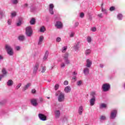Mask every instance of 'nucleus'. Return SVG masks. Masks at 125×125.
<instances>
[{
	"mask_svg": "<svg viewBox=\"0 0 125 125\" xmlns=\"http://www.w3.org/2000/svg\"><path fill=\"white\" fill-rule=\"evenodd\" d=\"M118 115V109H113L110 112L109 118L110 120H115Z\"/></svg>",
	"mask_w": 125,
	"mask_h": 125,
	"instance_id": "obj_2",
	"label": "nucleus"
},
{
	"mask_svg": "<svg viewBox=\"0 0 125 125\" xmlns=\"http://www.w3.org/2000/svg\"><path fill=\"white\" fill-rule=\"evenodd\" d=\"M60 110H56L55 111V118H56V119H59V118H60Z\"/></svg>",
	"mask_w": 125,
	"mask_h": 125,
	"instance_id": "obj_16",
	"label": "nucleus"
},
{
	"mask_svg": "<svg viewBox=\"0 0 125 125\" xmlns=\"http://www.w3.org/2000/svg\"><path fill=\"white\" fill-rule=\"evenodd\" d=\"M96 101L95 99L92 98L89 101L90 106H94Z\"/></svg>",
	"mask_w": 125,
	"mask_h": 125,
	"instance_id": "obj_20",
	"label": "nucleus"
},
{
	"mask_svg": "<svg viewBox=\"0 0 125 125\" xmlns=\"http://www.w3.org/2000/svg\"><path fill=\"white\" fill-rule=\"evenodd\" d=\"M63 59L64 60V62L66 65H69L71 64V62L69 60V53H65L62 56Z\"/></svg>",
	"mask_w": 125,
	"mask_h": 125,
	"instance_id": "obj_4",
	"label": "nucleus"
},
{
	"mask_svg": "<svg viewBox=\"0 0 125 125\" xmlns=\"http://www.w3.org/2000/svg\"><path fill=\"white\" fill-rule=\"evenodd\" d=\"M2 74H4V75H6V70H5V68H3L2 70Z\"/></svg>",
	"mask_w": 125,
	"mask_h": 125,
	"instance_id": "obj_50",
	"label": "nucleus"
},
{
	"mask_svg": "<svg viewBox=\"0 0 125 125\" xmlns=\"http://www.w3.org/2000/svg\"><path fill=\"white\" fill-rule=\"evenodd\" d=\"M23 8H26V7H28V4L25 3L23 5Z\"/></svg>",
	"mask_w": 125,
	"mask_h": 125,
	"instance_id": "obj_59",
	"label": "nucleus"
},
{
	"mask_svg": "<svg viewBox=\"0 0 125 125\" xmlns=\"http://www.w3.org/2000/svg\"><path fill=\"white\" fill-rule=\"evenodd\" d=\"M32 85V83H29L25 84L22 88V91H26L30 86Z\"/></svg>",
	"mask_w": 125,
	"mask_h": 125,
	"instance_id": "obj_14",
	"label": "nucleus"
},
{
	"mask_svg": "<svg viewBox=\"0 0 125 125\" xmlns=\"http://www.w3.org/2000/svg\"><path fill=\"white\" fill-rule=\"evenodd\" d=\"M39 66H40V64H39V63H36L34 66L33 69L34 74H36V73H37V71H38V69H39Z\"/></svg>",
	"mask_w": 125,
	"mask_h": 125,
	"instance_id": "obj_18",
	"label": "nucleus"
},
{
	"mask_svg": "<svg viewBox=\"0 0 125 125\" xmlns=\"http://www.w3.org/2000/svg\"><path fill=\"white\" fill-rule=\"evenodd\" d=\"M15 48L16 49V50H20V46H17L15 47Z\"/></svg>",
	"mask_w": 125,
	"mask_h": 125,
	"instance_id": "obj_56",
	"label": "nucleus"
},
{
	"mask_svg": "<svg viewBox=\"0 0 125 125\" xmlns=\"http://www.w3.org/2000/svg\"><path fill=\"white\" fill-rule=\"evenodd\" d=\"M75 36V32L71 31L70 33H69V37L70 38H74Z\"/></svg>",
	"mask_w": 125,
	"mask_h": 125,
	"instance_id": "obj_36",
	"label": "nucleus"
},
{
	"mask_svg": "<svg viewBox=\"0 0 125 125\" xmlns=\"http://www.w3.org/2000/svg\"><path fill=\"white\" fill-rule=\"evenodd\" d=\"M25 34L27 37H31L33 34V29L31 26H28L25 29Z\"/></svg>",
	"mask_w": 125,
	"mask_h": 125,
	"instance_id": "obj_6",
	"label": "nucleus"
},
{
	"mask_svg": "<svg viewBox=\"0 0 125 125\" xmlns=\"http://www.w3.org/2000/svg\"><path fill=\"white\" fill-rule=\"evenodd\" d=\"M103 5H104V4L102 3L101 6V8L102 9V12H103L104 14H107L108 12H107V10L103 8Z\"/></svg>",
	"mask_w": 125,
	"mask_h": 125,
	"instance_id": "obj_23",
	"label": "nucleus"
},
{
	"mask_svg": "<svg viewBox=\"0 0 125 125\" xmlns=\"http://www.w3.org/2000/svg\"><path fill=\"white\" fill-rule=\"evenodd\" d=\"M21 24H22V21L21 20H20L17 23V26L18 27H19V26H21Z\"/></svg>",
	"mask_w": 125,
	"mask_h": 125,
	"instance_id": "obj_45",
	"label": "nucleus"
},
{
	"mask_svg": "<svg viewBox=\"0 0 125 125\" xmlns=\"http://www.w3.org/2000/svg\"><path fill=\"white\" fill-rule=\"evenodd\" d=\"M6 103V100H3L0 101V105H3V104H5Z\"/></svg>",
	"mask_w": 125,
	"mask_h": 125,
	"instance_id": "obj_37",
	"label": "nucleus"
},
{
	"mask_svg": "<svg viewBox=\"0 0 125 125\" xmlns=\"http://www.w3.org/2000/svg\"><path fill=\"white\" fill-rule=\"evenodd\" d=\"M86 41L88 43H91L92 41L91 37L88 36L87 37Z\"/></svg>",
	"mask_w": 125,
	"mask_h": 125,
	"instance_id": "obj_33",
	"label": "nucleus"
},
{
	"mask_svg": "<svg viewBox=\"0 0 125 125\" xmlns=\"http://www.w3.org/2000/svg\"><path fill=\"white\" fill-rule=\"evenodd\" d=\"M19 41H21V42H23L25 40V36L23 35H21L19 37Z\"/></svg>",
	"mask_w": 125,
	"mask_h": 125,
	"instance_id": "obj_29",
	"label": "nucleus"
},
{
	"mask_svg": "<svg viewBox=\"0 0 125 125\" xmlns=\"http://www.w3.org/2000/svg\"><path fill=\"white\" fill-rule=\"evenodd\" d=\"M44 39V37H43V36H40L38 40V45H42V42H43V40Z\"/></svg>",
	"mask_w": 125,
	"mask_h": 125,
	"instance_id": "obj_15",
	"label": "nucleus"
},
{
	"mask_svg": "<svg viewBox=\"0 0 125 125\" xmlns=\"http://www.w3.org/2000/svg\"><path fill=\"white\" fill-rule=\"evenodd\" d=\"M88 19H89V20H91L92 19V18H91V16H89Z\"/></svg>",
	"mask_w": 125,
	"mask_h": 125,
	"instance_id": "obj_63",
	"label": "nucleus"
},
{
	"mask_svg": "<svg viewBox=\"0 0 125 125\" xmlns=\"http://www.w3.org/2000/svg\"><path fill=\"white\" fill-rule=\"evenodd\" d=\"M56 96H58V100L59 102H63L65 100V94L61 91H58L56 93Z\"/></svg>",
	"mask_w": 125,
	"mask_h": 125,
	"instance_id": "obj_1",
	"label": "nucleus"
},
{
	"mask_svg": "<svg viewBox=\"0 0 125 125\" xmlns=\"http://www.w3.org/2000/svg\"><path fill=\"white\" fill-rule=\"evenodd\" d=\"M56 42H61V38L60 37H58L57 39H56Z\"/></svg>",
	"mask_w": 125,
	"mask_h": 125,
	"instance_id": "obj_51",
	"label": "nucleus"
},
{
	"mask_svg": "<svg viewBox=\"0 0 125 125\" xmlns=\"http://www.w3.org/2000/svg\"><path fill=\"white\" fill-rule=\"evenodd\" d=\"M42 101H43V99H42V97L39 98V102L40 103H42Z\"/></svg>",
	"mask_w": 125,
	"mask_h": 125,
	"instance_id": "obj_54",
	"label": "nucleus"
},
{
	"mask_svg": "<svg viewBox=\"0 0 125 125\" xmlns=\"http://www.w3.org/2000/svg\"><path fill=\"white\" fill-rule=\"evenodd\" d=\"M115 9H116V8H115L114 6H111L109 8L110 11H114Z\"/></svg>",
	"mask_w": 125,
	"mask_h": 125,
	"instance_id": "obj_46",
	"label": "nucleus"
},
{
	"mask_svg": "<svg viewBox=\"0 0 125 125\" xmlns=\"http://www.w3.org/2000/svg\"><path fill=\"white\" fill-rule=\"evenodd\" d=\"M72 75L73 76H76L78 75V73L76 72V71H74L73 73H72Z\"/></svg>",
	"mask_w": 125,
	"mask_h": 125,
	"instance_id": "obj_57",
	"label": "nucleus"
},
{
	"mask_svg": "<svg viewBox=\"0 0 125 125\" xmlns=\"http://www.w3.org/2000/svg\"><path fill=\"white\" fill-rule=\"evenodd\" d=\"M69 84V82L67 81H65L64 82H63V84L64 85H68V84Z\"/></svg>",
	"mask_w": 125,
	"mask_h": 125,
	"instance_id": "obj_53",
	"label": "nucleus"
},
{
	"mask_svg": "<svg viewBox=\"0 0 125 125\" xmlns=\"http://www.w3.org/2000/svg\"><path fill=\"white\" fill-rule=\"evenodd\" d=\"M17 13L16 12H13L11 13V17L12 18H13V17H15V16H16L17 15Z\"/></svg>",
	"mask_w": 125,
	"mask_h": 125,
	"instance_id": "obj_38",
	"label": "nucleus"
},
{
	"mask_svg": "<svg viewBox=\"0 0 125 125\" xmlns=\"http://www.w3.org/2000/svg\"><path fill=\"white\" fill-rule=\"evenodd\" d=\"M100 120L101 122H102L103 121H105V120H106V116H104V115L101 116Z\"/></svg>",
	"mask_w": 125,
	"mask_h": 125,
	"instance_id": "obj_30",
	"label": "nucleus"
},
{
	"mask_svg": "<svg viewBox=\"0 0 125 125\" xmlns=\"http://www.w3.org/2000/svg\"><path fill=\"white\" fill-rule=\"evenodd\" d=\"M72 80H73V81H74V82H77V76H73L72 77Z\"/></svg>",
	"mask_w": 125,
	"mask_h": 125,
	"instance_id": "obj_49",
	"label": "nucleus"
},
{
	"mask_svg": "<svg viewBox=\"0 0 125 125\" xmlns=\"http://www.w3.org/2000/svg\"><path fill=\"white\" fill-rule=\"evenodd\" d=\"M55 26L58 29H61L63 27V24L61 21H58L56 22Z\"/></svg>",
	"mask_w": 125,
	"mask_h": 125,
	"instance_id": "obj_12",
	"label": "nucleus"
},
{
	"mask_svg": "<svg viewBox=\"0 0 125 125\" xmlns=\"http://www.w3.org/2000/svg\"><path fill=\"white\" fill-rule=\"evenodd\" d=\"M5 49H6L7 52L9 55L12 56L13 55V49L11 47V45L6 44L5 45Z\"/></svg>",
	"mask_w": 125,
	"mask_h": 125,
	"instance_id": "obj_3",
	"label": "nucleus"
},
{
	"mask_svg": "<svg viewBox=\"0 0 125 125\" xmlns=\"http://www.w3.org/2000/svg\"><path fill=\"white\" fill-rule=\"evenodd\" d=\"M100 68H104V64L101 63L100 64Z\"/></svg>",
	"mask_w": 125,
	"mask_h": 125,
	"instance_id": "obj_60",
	"label": "nucleus"
},
{
	"mask_svg": "<svg viewBox=\"0 0 125 125\" xmlns=\"http://www.w3.org/2000/svg\"><path fill=\"white\" fill-rule=\"evenodd\" d=\"M80 47H81V42L78 41L75 43L73 46V48L76 51L79 50V49H80Z\"/></svg>",
	"mask_w": 125,
	"mask_h": 125,
	"instance_id": "obj_7",
	"label": "nucleus"
},
{
	"mask_svg": "<svg viewBox=\"0 0 125 125\" xmlns=\"http://www.w3.org/2000/svg\"><path fill=\"white\" fill-rule=\"evenodd\" d=\"M107 104L102 103L100 104L99 108L100 109H106L107 108Z\"/></svg>",
	"mask_w": 125,
	"mask_h": 125,
	"instance_id": "obj_19",
	"label": "nucleus"
},
{
	"mask_svg": "<svg viewBox=\"0 0 125 125\" xmlns=\"http://www.w3.org/2000/svg\"><path fill=\"white\" fill-rule=\"evenodd\" d=\"M98 16L100 18H103V15H102V13L98 14Z\"/></svg>",
	"mask_w": 125,
	"mask_h": 125,
	"instance_id": "obj_55",
	"label": "nucleus"
},
{
	"mask_svg": "<svg viewBox=\"0 0 125 125\" xmlns=\"http://www.w3.org/2000/svg\"><path fill=\"white\" fill-rule=\"evenodd\" d=\"M3 77H4V75H0V81H1V79H2V78H3Z\"/></svg>",
	"mask_w": 125,
	"mask_h": 125,
	"instance_id": "obj_61",
	"label": "nucleus"
},
{
	"mask_svg": "<svg viewBox=\"0 0 125 125\" xmlns=\"http://www.w3.org/2000/svg\"><path fill=\"white\" fill-rule=\"evenodd\" d=\"M89 68L85 66L83 70V73L85 76H88L89 74Z\"/></svg>",
	"mask_w": 125,
	"mask_h": 125,
	"instance_id": "obj_10",
	"label": "nucleus"
},
{
	"mask_svg": "<svg viewBox=\"0 0 125 125\" xmlns=\"http://www.w3.org/2000/svg\"><path fill=\"white\" fill-rule=\"evenodd\" d=\"M21 85H22V83H19L17 85V86L16 87V89H19V88H20V87H21Z\"/></svg>",
	"mask_w": 125,
	"mask_h": 125,
	"instance_id": "obj_39",
	"label": "nucleus"
},
{
	"mask_svg": "<svg viewBox=\"0 0 125 125\" xmlns=\"http://www.w3.org/2000/svg\"><path fill=\"white\" fill-rule=\"evenodd\" d=\"M59 88V84H56L55 85V90H57Z\"/></svg>",
	"mask_w": 125,
	"mask_h": 125,
	"instance_id": "obj_48",
	"label": "nucleus"
},
{
	"mask_svg": "<svg viewBox=\"0 0 125 125\" xmlns=\"http://www.w3.org/2000/svg\"><path fill=\"white\" fill-rule=\"evenodd\" d=\"M40 31L41 33H44L45 32V27L44 26L41 27Z\"/></svg>",
	"mask_w": 125,
	"mask_h": 125,
	"instance_id": "obj_35",
	"label": "nucleus"
},
{
	"mask_svg": "<svg viewBox=\"0 0 125 125\" xmlns=\"http://www.w3.org/2000/svg\"><path fill=\"white\" fill-rule=\"evenodd\" d=\"M82 84H83V81L80 80L77 81V85H78V86H82Z\"/></svg>",
	"mask_w": 125,
	"mask_h": 125,
	"instance_id": "obj_32",
	"label": "nucleus"
},
{
	"mask_svg": "<svg viewBox=\"0 0 125 125\" xmlns=\"http://www.w3.org/2000/svg\"><path fill=\"white\" fill-rule=\"evenodd\" d=\"M39 116V119L41 120V121H46V116L42 113H40L38 115Z\"/></svg>",
	"mask_w": 125,
	"mask_h": 125,
	"instance_id": "obj_13",
	"label": "nucleus"
},
{
	"mask_svg": "<svg viewBox=\"0 0 125 125\" xmlns=\"http://www.w3.org/2000/svg\"><path fill=\"white\" fill-rule=\"evenodd\" d=\"M30 102L33 105V106H38V99H32L30 100Z\"/></svg>",
	"mask_w": 125,
	"mask_h": 125,
	"instance_id": "obj_11",
	"label": "nucleus"
},
{
	"mask_svg": "<svg viewBox=\"0 0 125 125\" xmlns=\"http://www.w3.org/2000/svg\"><path fill=\"white\" fill-rule=\"evenodd\" d=\"M35 10H36V8L34 6H31L30 7V11H31V12H33V11H35Z\"/></svg>",
	"mask_w": 125,
	"mask_h": 125,
	"instance_id": "obj_42",
	"label": "nucleus"
},
{
	"mask_svg": "<svg viewBox=\"0 0 125 125\" xmlns=\"http://www.w3.org/2000/svg\"><path fill=\"white\" fill-rule=\"evenodd\" d=\"M53 8H54V5L53 4L51 3L49 5V12L52 15L54 14V11H53Z\"/></svg>",
	"mask_w": 125,
	"mask_h": 125,
	"instance_id": "obj_9",
	"label": "nucleus"
},
{
	"mask_svg": "<svg viewBox=\"0 0 125 125\" xmlns=\"http://www.w3.org/2000/svg\"><path fill=\"white\" fill-rule=\"evenodd\" d=\"M91 52V50L88 49L86 50L85 52V55H89V54H90V53Z\"/></svg>",
	"mask_w": 125,
	"mask_h": 125,
	"instance_id": "obj_34",
	"label": "nucleus"
},
{
	"mask_svg": "<svg viewBox=\"0 0 125 125\" xmlns=\"http://www.w3.org/2000/svg\"><path fill=\"white\" fill-rule=\"evenodd\" d=\"M124 88H125V83L124 84V85H123Z\"/></svg>",
	"mask_w": 125,
	"mask_h": 125,
	"instance_id": "obj_64",
	"label": "nucleus"
},
{
	"mask_svg": "<svg viewBox=\"0 0 125 125\" xmlns=\"http://www.w3.org/2000/svg\"><path fill=\"white\" fill-rule=\"evenodd\" d=\"M66 50H67V46H64L62 47V52H65V51H66Z\"/></svg>",
	"mask_w": 125,
	"mask_h": 125,
	"instance_id": "obj_47",
	"label": "nucleus"
},
{
	"mask_svg": "<svg viewBox=\"0 0 125 125\" xmlns=\"http://www.w3.org/2000/svg\"><path fill=\"white\" fill-rule=\"evenodd\" d=\"M12 22V20L11 19H9L7 20V24L9 25H11V23Z\"/></svg>",
	"mask_w": 125,
	"mask_h": 125,
	"instance_id": "obj_44",
	"label": "nucleus"
},
{
	"mask_svg": "<svg viewBox=\"0 0 125 125\" xmlns=\"http://www.w3.org/2000/svg\"><path fill=\"white\" fill-rule=\"evenodd\" d=\"M90 30L91 32H96L97 31L96 27H91Z\"/></svg>",
	"mask_w": 125,
	"mask_h": 125,
	"instance_id": "obj_40",
	"label": "nucleus"
},
{
	"mask_svg": "<svg viewBox=\"0 0 125 125\" xmlns=\"http://www.w3.org/2000/svg\"><path fill=\"white\" fill-rule=\"evenodd\" d=\"M64 91L65 93H69L71 92V87L70 86H66L64 89Z\"/></svg>",
	"mask_w": 125,
	"mask_h": 125,
	"instance_id": "obj_17",
	"label": "nucleus"
},
{
	"mask_svg": "<svg viewBox=\"0 0 125 125\" xmlns=\"http://www.w3.org/2000/svg\"><path fill=\"white\" fill-rule=\"evenodd\" d=\"M83 106H81L79 107L78 113L79 115H83Z\"/></svg>",
	"mask_w": 125,
	"mask_h": 125,
	"instance_id": "obj_22",
	"label": "nucleus"
},
{
	"mask_svg": "<svg viewBox=\"0 0 125 125\" xmlns=\"http://www.w3.org/2000/svg\"><path fill=\"white\" fill-rule=\"evenodd\" d=\"M91 65H92V61L89 59H87L86 60L85 67L91 68Z\"/></svg>",
	"mask_w": 125,
	"mask_h": 125,
	"instance_id": "obj_8",
	"label": "nucleus"
},
{
	"mask_svg": "<svg viewBox=\"0 0 125 125\" xmlns=\"http://www.w3.org/2000/svg\"><path fill=\"white\" fill-rule=\"evenodd\" d=\"M110 88L111 86L110 85V84L107 83L103 84L102 87V90L104 92L109 91Z\"/></svg>",
	"mask_w": 125,
	"mask_h": 125,
	"instance_id": "obj_5",
	"label": "nucleus"
},
{
	"mask_svg": "<svg viewBox=\"0 0 125 125\" xmlns=\"http://www.w3.org/2000/svg\"><path fill=\"white\" fill-rule=\"evenodd\" d=\"M123 14H118L117 16V18L118 20H123Z\"/></svg>",
	"mask_w": 125,
	"mask_h": 125,
	"instance_id": "obj_27",
	"label": "nucleus"
},
{
	"mask_svg": "<svg viewBox=\"0 0 125 125\" xmlns=\"http://www.w3.org/2000/svg\"><path fill=\"white\" fill-rule=\"evenodd\" d=\"M90 95L92 96V98H94L95 99V97L97 95L96 92L95 91H92L91 92Z\"/></svg>",
	"mask_w": 125,
	"mask_h": 125,
	"instance_id": "obj_25",
	"label": "nucleus"
},
{
	"mask_svg": "<svg viewBox=\"0 0 125 125\" xmlns=\"http://www.w3.org/2000/svg\"><path fill=\"white\" fill-rule=\"evenodd\" d=\"M12 2L13 4H17L18 3V0H12Z\"/></svg>",
	"mask_w": 125,
	"mask_h": 125,
	"instance_id": "obj_41",
	"label": "nucleus"
},
{
	"mask_svg": "<svg viewBox=\"0 0 125 125\" xmlns=\"http://www.w3.org/2000/svg\"><path fill=\"white\" fill-rule=\"evenodd\" d=\"M32 93H35L36 92V89H33L31 91Z\"/></svg>",
	"mask_w": 125,
	"mask_h": 125,
	"instance_id": "obj_62",
	"label": "nucleus"
},
{
	"mask_svg": "<svg viewBox=\"0 0 125 125\" xmlns=\"http://www.w3.org/2000/svg\"><path fill=\"white\" fill-rule=\"evenodd\" d=\"M80 17H81V18H83V17H84V14L83 13H80Z\"/></svg>",
	"mask_w": 125,
	"mask_h": 125,
	"instance_id": "obj_52",
	"label": "nucleus"
},
{
	"mask_svg": "<svg viewBox=\"0 0 125 125\" xmlns=\"http://www.w3.org/2000/svg\"><path fill=\"white\" fill-rule=\"evenodd\" d=\"M79 26V22H76L74 24V27H78Z\"/></svg>",
	"mask_w": 125,
	"mask_h": 125,
	"instance_id": "obj_58",
	"label": "nucleus"
},
{
	"mask_svg": "<svg viewBox=\"0 0 125 125\" xmlns=\"http://www.w3.org/2000/svg\"><path fill=\"white\" fill-rule=\"evenodd\" d=\"M49 54V52H48V51H46L45 52V54H44V56L43 58V60L44 61H45V60H46V59H47V57H48Z\"/></svg>",
	"mask_w": 125,
	"mask_h": 125,
	"instance_id": "obj_21",
	"label": "nucleus"
},
{
	"mask_svg": "<svg viewBox=\"0 0 125 125\" xmlns=\"http://www.w3.org/2000/svg\"><path fill=\"white\" fill-rule=\"evenodd\" d=\"M41 70L42 73H44V72L46 71V67L45 66H43V65H42Z\"/></svg>",
	"mask_w": 125,
	"mask_h": 125,
	"instance_id": "obj_26",
	"label": "nucleus"
},
{
	"mask_svg": "<svg viewBox=\"0 0 125 125\" xmlns=\"http://www.w3.org/2000/svg\"><path fill=\"white\" fill-rule=\"evenodd\" d=\"M4 11H0V19H2L3 18V16H4Z\"/></svg>",
	"mask_w": 125,
	"mask_h": 125,
	"instance_id": "obj_28",
	"label": "nucleus"
},
{
	"mask_svg": "<svg viewBox=\"0 0 125 125\" xmlns=\"http://www.w3.org/2000/svg\"><path fill=\"white\" fill-rule=\"evenodd\" d=\"M7 85L8 86H12L13 85V81L12 80H9L7 82Z\"/></svg>",
	"mask_w": 125,
	"mask_h": 125,
	"instance_id": "obj_24",
	"label": "nucleus"
},
{
	"mask_svg": "<svg viewBox=\"0 0 125 125\" xmlns=\"http://www.w3.org/2000/svg\"><path fill=\"white\" fill-rule=\"evenodd\" d=\"M65 66H66V64H65V63H64V62H62L61 64V68H65Z\"/></svg>",
	"mask_w": 125,
	"mask_h": 125,
	"instance_id": "obj_43",
	"label": "nucleus"
},
{
	"mask_svg": "<svg viewBox=\"0 0 125 125\" xmlns=\"http://www.w3.org/2000/svg\"><path fill=\"white\" fill-rule=\"evenodd\" d=\"M30 23L31 25H35V23H36V20L34 18H32L30 21Z\"/></svg>",
	"mask_w": 125,
	"mask_h": 125,
	"instance_id": "obj_31",
	"label": "nucleus"
}]
</instances>
